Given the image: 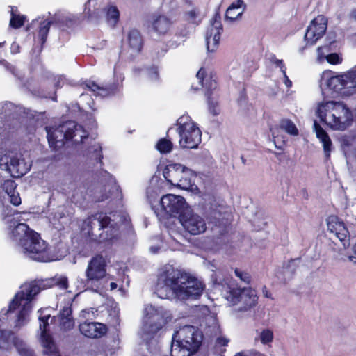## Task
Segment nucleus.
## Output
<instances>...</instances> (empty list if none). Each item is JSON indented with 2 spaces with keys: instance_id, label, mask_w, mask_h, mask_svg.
<instances>
[{
  "instance_id": "obj_1",
  "label": "nucleus",
  "mask_w": 356,
  "mask_h": 356,
  "mask_svg": "<svg viewBox=\"0 0 356 356\" xmlns=\"http://www.w3.org/2000/svg\"><path fill=\"white\" fill-rule=\"evenodd\" d=\"M3 221L6 225L9 239L17 246L19 250L26 257L41 262L56 260L51 254L47 243L40 236L29 226L22 222L25 220L22 215L13 211L10 207H6L1 213Z\"/></svg>"
},
{
  "instance_id": "obj_2",
  "label": "nucleus",
  "mask_w": 356,
  "mask_h": 356,
  "mask_svg": "<svg viewBox=\"0 0 356 356\" xmlns=\"http://www.w3.org/2000/svg\"><path fill=\"white\" fill-rule=\"evenodd\" d=\"M204 288L197 278L168 264L159 270L156 293L163 299L194 300L201 296Z\"/></svg>"
},
{
  "instance_id": "obj_3",
  "label": "nucleus",
  "mask_w": 356,
  "mask_h": 356,
  "mask_svg": "<svg viewBox=\"0 0 356 356\" xmlns=\"http://www.w3.org/2000/svg\"><path fill=\"white\" fill-rule=\"evenodd\" d=\"M57 284L61 289L67 288V278L65 276L56 277L52 280H35L23 284L9 304L6 311L0 313V320L3 315L15 314V327L20 328L30 321L35 297L41 290Z\"/></svg>"
},
{
  "instance_id": "obj_4",
  "label": "nucleus",
  "mask_w": 356,
  "mask_h": 356,
  "mask_svg": "<svg viewBox=\"0 0 356 356\" xmlns=\"http://www.w3.org/2000/svg\"><path fill=\"white\" fill-rule=\"evenodd\" d=\"M316 113L322 122L334 131L346 130L353 120L351 111L341 102H323L318 104Z\"/></svg>"
},
{
  "instance_id": "obj_5",
  "label": "nucleus",
  "mask_w": 356,
  "mask_h": 356,
  "mask_svg": "<svg viewBox=\"0 0 356 356\" xmlns=\"http://www.w3.org/2000/svg\"><path fill=\"white\" fill-rule=\"evenodd\" d=\"M202 340V334L194 326L181 327L172 336L171 356H190L196 352Z\"/></svg>"
},
{
  "instance_id": "obj_6",
  "label": "nucleus",
  "mask_w": 356,
  "mask_h": 356,
  "mask_svg": "<svg viewBox=\"0 0 356 356\" xmlns=\"http://www.w3.org/2000/svg\"><path fill=\"white\" fill-rule=\"evenodd\" d=\"M81 230L93 241L99 242L111 240L118 236V229L111 223V219L102 213H96L86 218L81 225Z\"/></svg>"
},
{
  "instance_id": "obj_7",
  "label": "nucleus",
  "mask_w": 356,
  "mask_h": 356,
  "mask_svg": "<svg viewBox=\"0 0 356 356\" xmlns=\"http://www.w3.org/2000/svg\"><path fill=\"white\" fill-rule=\"evenodd\" d=\"M49 146L54 149L61 147L65 140H73L74 143H83L88 134L81 125L74 121H67L57 128L46 127Z\"/></svg>"
},
{
  "instance_id": "obj_8",
  "label": "nucleus",
  "mask_w": 356,
  "mask_h": 356,
  "mask_svg": "<svg viewBox=\"0 0 356 356\" xmlns=\"http://www.w3.org/2000/svg\"><path fill=\"white\" fill-rule=\"evenodd\" d=\"M321 87L327 86L333 92L341 96H350L356 93V65L348 71L336 76H329L323 72Z\"/></svg>"
},
{
  "instance_id": "obj_9",
  "label": "nucleus",
  "mask_w": 356,
  "mask_h": 356,
  "mask_svg": "<svg viewBox=\"0 0 356 356\" xmlns=\"http://www.w3.org/2000/svg\"><path fill=\"white\" fill-rule=\"evenodd\" d=\"M32 162L21 153L5 150L0 154V174L19 178L30 171Z\"/></svg>"
},
{
  "instance_id": "obj_10",
  "label": "nucleus",
  "mask_w": 356,
  "mask_h": 356,
  "mask_svg": "<svg viewBox=\"0 0 356 356\" xmlns=\"http://www.w3.org/2000/svg\"><path fill=\"white\" fill-rule=\"evenodd\" d=\"M85 275L88 284L96 292L106 289L108 281L113 279L106 273V262L101 255L93 257L89 261Z\"/></svg>"
},
{
  "instance_id": "obj_11",
  "label": "nucleus",
  "mask_w": 356,
  "mask_h": 356,
  "mask_svg": "<svg viewBox=\"0 0 356 356\" xmlns=\"http://www.w3.org/2000/svg\"><path fill=\"white\" fill-rule=\"evenodd\" d=\"M171 318V314L163 308H156L152 305H145L141 328L142 337L146 339L148 335L155 334Z\"/></svg>"
},
{
  "instance_id": "obj_12",
  "label": "nucleus",
  "mask_w": 356,
  "mask_h": 356,
  "mask_svg": "<svg viewBox=\"0 0 356 356\" xmlns=\"http://www.w3.org/2000/svg\"><path fill=\"white\" fill-rule=\"evenodd\" d=\"M177 125L180 146L183 148H197L201 143L202 136L197 124L188 115H183L177 120Z\"/></svg>"
},
{
  "instance_id": "obj_13",
  "label": "nucleus",
  "mask_w": 356,
  "mask_h": 356,
  "mask_svg": "<svg viewBox=\"0 0 356 356\" xmlns=\"http://www.w3.org/2000/svg\"><path fill=\"white\" fill-rule=\"evenodd\" d=\"M163 176L169 183L181 189L192 191L193 188V171L179 163L168 165L163 170Z\"/></svg>"
},
{
  "instance_id": "obj_14",
  "label": "nucleus",
  "mask_w": 356,
  "mask_h": 356,
  "mask_svg": "<svg viewBox=\"0 0 356 356\" xmlns=\"http://www.w3.org/2000/svg\"><path fill=\"white\" fill-rule=\"evenodd\" d=\"M21 108L11 102H6L0 107V128L1 125L4 131H17L22 129V125L26 124L28 120L24 116H21Z\"/></svg>"
},
{
  "instance_id": "obj_15",
  "label": "nucleus",
  "mask_w": 356,
  "mask_h": 356,
  "mask_svg": "<svg viewBox=\"0 0 356 356\" xmlns=\"http://www.w3.org/2000/svg\"><path fill=\"white\" fill-rule=\"evenodd\" d=\"M226 300L233 305H239V310L247 311L257 303L256 291L250 287L230 289L224 294Z\"/></svg>"
},
{
  "instance_id": "obj_16",
  "label": "nucleus",
  "mask_w": 356,
  "mask_h": 356,
  "mask_svg": "<svg viewBox=\"0 0 356 356\" xmlns=\"http://www.w3.org/2000/svg\"><path fill=\"white\" fill-rule=\"evenodd\" d=\"M161 211L155 213L157 216L163 215L162 212L170 216H179L186 211L189 207L187 205L185 200L180 195L173 194H167L163 195L160 200Z\"/></svg>"
},
{
  "instance_id": "obj_17",
  "label": "nucleus",
  "mask_w": 356,
  "mask_h": 356,
  "mask_svg": "<svg viewBox=\"0 0 356 356\" xmlns=\"http://www.w3.org/2000/svg\"><path fill=\"white\" fill-rule=\"evenodd\" d=\"M179 221L183 227L193 235L202 234L207 229L205 220L201 216L195 213L190 207L181 215Z\"/></svg>"
},
{
  "instance_id": "obj_18",
  "label": "nucleus",
  "mask_w": 356,
  "mask_h": 356,
  "mask_svg": "<svg viewBox=\"0 0 356 356\" xmlns=\"http://www.w3.org/2000/svg\"><path fill=\"white\" fill-rule=\"evenodd\" d=\"M222 32V25L220 19L213 18L208 26L205 33L207 50L209 54L215 53L218 50Z\"/></svg>"
},
{
  "instance_id": "obj_19",
  "label": "nucleus",
  "mask_w": 356,
  "mask_h": 356,
  "mask_svg": "<svg viewBox=\"0 0 356 356\" xmlns=\"http://www.w3.org/2000/svg\"><path fill=\"white\" fill-rule=\"evenodd\" d=\"M327 22L323 15L317 16L310 22L305 35L306 45L312 46L323 37L327 29Z\"/></svg>"
},
{
  "instance_id": "obj_20",
  "label": "nucleus",
  "mask_w": 356,
  "mask_h": 356,
  "mask_svg": "<svg viewBox=\"0 0 356 356\" xmlns=\"http://www.w3.org/2000/svg\"><path fill=\"white\" fill-rule=\"evenodd\" d=\"M10 177L0 174V200L3 204L9 201L13 205L17 206L21 204V198L15 191L17 184Z\"/></svg>"
},
{
  "instance_id": "obj_21",
  "label": "nucleus",
  "mask_w": 356,
  "mask_h": 356,
  "mask_svg": "<svg viewBox=\"0 0 356 356\" xmlns=\"http://www.w3.org/2000/svg\"><path fill=\"white\" fill-rule=\"evenodd\" d=\"M54 318H51L50 314H45L44 316H39L41 343L44 349V353L49 356H60L52 338L46 332V327L49 325V319Z\"/></svg>"
},
{
  "instance_id": "obj_22",
  "label": "nucleus",
  "mask_w": 356,
  "mask_h": 356,
  "mask_svg": "<svg viewBox=\"0 0 356 356\" xmlns=\"http://www.w3.org/2000/svg\"><path fill=\"white\" fill-rule=\"evenodd\" d=\"M327 229L331 233H333L346 246L348 232L343 222L339 221L336 216H330L327 220Z\"/></svg>"
},
{
  "instance_id": "obj_23",
  "label": "nucleus",
  "mask_w": 356,
  "mask_h": 356,
  "mask_svg": "<svg viewBox=\"0 0 356 356\" xmlns=\"http://www.w3.org/2000/svg\"><path fill=\"white\" fill-rule=\"evenodd\" d=\"M79 330L83 335L90 338L101 337L106 332L104 324L95 322H84L79 325Z\"/></svg>"
},
{
  "instance_id": "obj_24",
  "label": "nucleus",
  "mask_w": 356,
  "mask_h": 356,
  "mask_svg": "<svg viewBox=\"0 0 356 356\" xmlns=\"http://www.w3.org/2000/svg\"><path fill=\"white\" fill-rule=\"evenodd\" d=\"M172 21L165 15H159L152 22V28L158 35H165L170 30Z\"/></svg>"
},
{
  "instance_id": "obj_25",
  "label": "nucleus",
  "mask_w": 356,
  "mask_h": 356,
  "mask_svg": "<svg viewBox=\"0 0 356 356\" xmlns=\"http://www.w3.org/2000/svg\"><path fill=\"white\" fill-rule=\"evenodd\" d=\"M245 8L246 4L243 0L234 1L227 9L225 14L226 19L232 22L241 18Z\"/></svg>"
},
{
  "instance_id": "obj_26",
  "label": "nucleus",
  "mask_w": 356,
  "mask_h": 356,
  "mask_svg": "<svg viewBox=\"0 0 356 356\" xmlns=\"http://www.w3.org/2000/svg\"><path fill=\"white\" fill-rule=\"evenodd\" d=\"M182 19L188 24L197 25L202 20V14L198 7L187 6L183 13Z\"/></svg>"
},
{
  "instance_id": "obj_27",
  "label": "nucleus",
  "mask_w": 356,
  "mask_h": 356,
  "mask_svg": "<svg viewBox=\"0 0 356 356\" xmlns=\"http://www.w3.org/2000/svg\"><path fill=\"white\" fill-rule=\"evenodd\" d=\"M314 129L316 132V137L319 139L323 145L325 156L328 158L332 150V141L328 134L316 122L314 123Z\"/></svg>"
},
{
  "instance_id": "obj_28",
  "label": "nucleus",
  "mask_w": 356,
  "mask_h": 356,
  "mask_svg": "<svg viewBox=\"0 0 356 356\" xmlns=\"http://www.w3.org/2000/svg\"><path fill=\"white\" fill-rule=\"evenodd\" d=\"M127 42L133 52L138 53L143 47V40L138 30L132 29L127 35Z\"/></svg>"
},
{
  "instance_id": "obj_29",
  "label": "nucleus",
  "mask_w": 356,
  "mask_h": 356,
  "mask_svg": "<svg viewBox=\"0 0 356 356\" xmlns=\"http://www.w3.org/2000/svg\"><path fill=\"white\" fill-rule=\"evenodd\" d=\"M58 318L60 321L61 329L66 330L72 329L74 323L71 317V309L69 307H65L60 312Z\"/></svg>"
},
{
  "instance_id": "obj_30",
  "label": "nucleus",
  "mask_w": 356,
  "mask_h": 356,
  "mask_svg": "<svg viewBox=\"0 0 356 356\" xmlns=\"http://www.w3.org/2000/svg\"><path fill=\"white\" fill-rule=\"evenodd\" d=\"M274 339L273 332L268 329H262L257 332V335L255 337L256 341H260V343L264 346H270Z\"/></svg>"
},
{
  "instance_id": "obj_31",
  "label": "nucleus",
  "mask_w": 356,
  "mask_h": 356,
  "mask_svg": "<svg viewBox=\"0 0 356 356\" xmlns=\"http://www.w3.org/2000/svg\"><path fill=\"white\" fill-rule=\"evenodd\" d=\"M206 71L203 68L200 69L197 72L196 77L199 81V83L207 90H215L216 88V83L213 81L211 78H205Z\"/></svg>"
},
{
  "instance_id": "obj_32",
  "label": "nucleus",
  "mask_w": 356,
  "mask_h": 356,
  "mask_svg": "<svg viewBox=\"0 0 356 356\" xmlns=\"http://www.w3.org/2000/svg\"><path fill=\"white\" fill-rule=\"evenodd\" d=\"M106 20L109 25L115 26L119 20L120 12L114 5H109L105 9Z\"/></svg>"
},
{
  "instance_id": "obj_33",
  "label": "nucleus",
  "mask_w": 356,
  "mask_h": 356,
  "mask_svg": "<svg viewBox=\"0 0 356 356\" xmlns=\"http://www.w3.org/2000/svg\"><path fill=\"white\" fill-rule=\"evenodd\" d=\"M13 345L22 356H35L33 351L20 338H14Z\"/></svg>"
},
{
  "instance_id": "obj_34",
  "label": "nucleus",
  "mask_w": 356,
  "mask_h": 356,
  "mask_svg": "<svg viewBox=\"0 0 356 356\" xmlns=\"http://www.w3.org/2000/svg\"><path fill=\"white\" fill-rule=\"evenodd\" d=\"M86 156L90 157L91 159L95 160L97 162H101L102 155V147L99 144L93 142L91 147H90L86 150Z\"/></svg>"
},
{
  "instance_id": "obj_35",
  "label": "nucleus",
  "mask_w": 356,
  "mask_h": 356,
  "mask_svg": "<svg viewBox=\"0 0 356 356\" xmlns=\"http://www.w3.org/2000/svg\"><path fill=\"white\" fill-rule=\"evenodd\" d=\"M17 338L14 334L6 330H0V348L7 349L10 346V341L13 343V339Z\"/></svg>"
},
{
  "instance_id": "obj_36",
  "label": "nucleus",
  "mask_w": 356,
  "mask_h": 356,
  "mask_svg": "<svg viewBox=\"0 0 356 356\" xmlns=\"http://www.w3.org/2000/svg\"><path fill=\"white\" fill-rule=\"evenodd\" d=\"M280 127L290 135L297 136L298 134V130L296 125L289 120H282L280 123Z\"/></svg>"
},
{
  "instance_id": "obj_37",
  "label": "nucleus",
  "mask_w": 356,
  "mask_h": 356,
  "mask_svg": "<svg viewBox=\"0 0 356 356\" xmlns=\"http://www.w3.org/2000/svg\"><path fill=\"white\" fill-rule=\"evenodd\" d=\"M51 24V22L48 19H45V20L40 22L38 36L40 38L42 44H44L46 41L47 36L48 35Z\"/></svg>"
},
{
  "instance_id": "obj_38",
  "label": "nucleus",
  "mask_w": 356,
  "mask_h": 356,
  "mask_svg": "<svg viewBox=\"0 0 356 356\" xmlns=\"http://www.w3.org/2000/svg\"><path fill=\"white\" fill-rule=\"evenodd\" d=\"M234 275L243 283L249 284L252 281V277L248 272L240 268H235L234 269Z\"/></svg>"
},
{
  "instance_id": "obj_39",
  "label": "nucleus",
  "mask_w": 356,
  "mask_h": 356,
  "mask_svg": "<svg viewBox=\"0 0 356 356\" xmlns=\"http://www.w3.org/2000/svg\"><path fill=\"white\" fill-rule=\"evenodd\" d=\"M156 149L162 154L170 152L172 148V143L170 140L162 138L156 144Z\"/></svg>"
},
{
  "instance_id": "obj_40",
  "label": "nucleus",
  "mask_w": 356,
  "mask_h": 356,
  "mask_svg": "<svg viewBox=\"0 0 356 356\" xmlns=\"http://www.w3.org/2000/svg\"><path fill=\"white\" fill-rule=\"evenodd\" d=\"M85 199L86 192L83 187L76 188L71 197V200L74 203L79 204H82Z\"/></svg>"
},
{
  "instance_id": "obj_41",
  "label": "nucleus",
  "mask_w": 356,
  "mask_h": 356,
  "mask_svg": "<svg viewBox=\"0 0 356 356\" xmlns=\"http://www.w3.org/2000/svg\"><path fill=\"white\" fill-rule=\"evenodd\" d=\"M85 86L87 88L99 95L104 96L107 94L106 90L103 87L98 86L94 81H88L86 82Z\"/></svg>"
},
{
  "instance_id": "obj_42",
  "label": "nucleus",
  "mask_w": 356,
  "mask_h": 356,
  "mask_svg": "<svg viewBox=\"0 0 356 356\" xmlns=\"http://www.w3.org/2000/svg\"><path fill=\"white\" fill-rule=\"evenodd\" d=\"M25 21V17L23 15H17L12 12V17L10 21V25L13 28L17 29L21 27Z\"/></svg>"
},
{
  "instance_id": "obj_43",
  "label": "nucleus",
  "mask_w": 356,
  "mask_h": 356,
  "mask_svg": "<svg viewBox=\"0 0 356 356\" xmlns=\"http://www.w3.org/2000/svg\"><path fill=\"white\" fill-rule=\"evenodd\" d=\"M325 59L329 63L332 65L339 64L342 61V58L336 53L327 55Z\"/></svg>"
},
{
  "instance_id": "obj_44",
  "label": "nucleus",
  "mask_w": 356,
  "mask_h": 356,
  "mask_svg": "<svg viewBox=\"0 0 356 356\" xmlns=\"http://www.w3.org/2000/svg\"><path fill=\"white\" fill-rule=\"evenodd\" d=\"M148 78L152 81H156L159 80V72L156 67H152L147 71Z\"/></svg>"
},
{
  "instance_id": "obj_45",
  "label": "nucleus",
  "mask_w": 356,
  "mask_h": 356,
  "mask_svg": "<svg viewBox=\"0 0 356 356\" xmlns=\"http://www.w3.org/2000/svg\"><path fill=\"white\" fill-rule=\"evenodd\" d=\"M209 98V109H210V111L213 114V115H217L219 113V109L217 107V103L216 102H213L212 98L211 97H208Z\"/></svg>"
},
{
  "instance_id": "obj_46",
  "label": "nucleus",
  "mask_w": 356,
  "mask_h": 356,
  "mask_svg": "<svg viewBox=\"0 0 356 356\" xmlns=\"http://www.w3.org/2000/svg\"><path fill=\"white\" fill-rule=\"evenodd\" d=\"M189 34V30L188 27H184L183 29L180 31L177 30L175 35L177 36H179L182 38L181 41L184 42L185 39L188 37Z\"/></svg>"
},
{
  "instance_id": "obj_47",
  "label": "nucleus",
  "mask_w": 356,
  "mask_h": 356,
  "mask_svg": "<svg viewBox=\"0 0 356 356\" xmlns=\"http://www.w3.org/2000/svg\"><path fill=\"white\" fill-rule=\"evenodd\" d=\"M273 63L276 67L280 69L282 73H284L286 72V67L282 60L275 59Z\"/></svg>"
},
{
  "instance_id": "obj_48",
  "label": "nucleus",
  "mask_w": 356,
  "mask_h": 356,
  "mask_svg": "<svg viewBox=\"0 0 356 356\" xmlns=\"http://www.w3.org/2000/svg\"><path fill=\"white\" fill-rule=\"evenodd\" d=\"M324 50H327V47H318L317 49V60L318 62H321L327 56L325 54Z\"/></svg>"
},
{
  "instance_id": "obj_49",
  "label": "nucleus",
  "mask_w": 356,
  "mask_h": 356,
  "mask_svg": "<svg viewBox=\"0 0 356 356\" xmlns=\"http://www.w3.org/2000/svg\"><path fill=\"white\" fill-rule=\"evenodd\" d=\"M348 260L356 264V243L353 246V254L348 256Z\"/></svg>"
},
{
  "instance_id": "obj_50",
  "label": "nucleus",
  "mask_w": 356,
  "mask_h": 356,
  "mask_svg": "<svg viewBox=\"0 0 356 356\" xmlns=\"http://www.w3.org/2000/svg\"><path fill=\"white\" fill-rule=\"evenodd\" d=\"M282 75H283V81L284 83V84L286 85V86L287 88H290L292 86V82L289 79V77L287 76L286 74V72L284 73H282Z\"/></svg>"
},
{
  "instance_id": "obj_51",
  "label": "nucleus",
  "mask_w": 356,
  "mask_h": 356,
  "mask_svg": "<svg viewBox=\"0 0 356 356\" xmlns=\"http://www.w3.org/2000/svg\"><path fill=\"white\" fill-rule=\"evenodd\" d=\"M10 50L12 54H17L19 51V46L17 43L13 42L10 47Z\"/></svg>"
},
{
  "instance_id": "obj_52",
  "label": "nucleus",
  "mask_w": 356,
  "mask_h": 356,
  "mask_svg": "<svg viewBox=\"0 0 356 356\" xmlns=\"http://www.w3.org/2000/svg\"><path fill=\"white\" fill-rule=\"evenodd\" d=\"M228 341H229L225 338H218L217 339V343L220 346H226Z\"/></svg>"
},
{
  "instance_id": "obj_53",
  "label": "nucleus",
  "mask_w": 356,
  "mask_h": 356,
  "mask_svg": "<svg viewBox=\"0 0 356 356\" xmlns=\"http://www.w3.org/2000/svg\"><path fill=\"white\" fill-rule=\"evenodd\" d=\"M81 315L83 318H88L90 316V309H87L82 310Z\"/></svg>"
},
{
  "instance_id": "obj_54",
  "label": "nucleus",
  "mask_w": 356,
  "mask_h": 356,
  "mask_svg": "<svg viewBox=\"0 0 356 356\" xmlns=\"http://www.w3.org/2000/svg\"><path fill=\"white\" fill-rule=\"evenodd\" d=\"M63 218H65V216H64L63 211H61V212H58V213H55V215L54 216V220H56V219L59 220V219H61Z\"/></svg>"
},
{
  "instance_id": "obj_55",
  "label": "nucleus",
  "mask_w": 356,
  "mask_h": 356,
  "mask_svg": "<svg viewBox=\"0 0 356 356\" xmlns=\"http://www.w3.org/2000/svg\"><path fill=\"white\" fill-rule=\"evenodd\" d=\"M263 294L266 298H271V294L269 293L266 286L263 288Z\"/></svg>"
},
{
  "instance_id": "obj_56",
  "label": "nucleus",
  "mask_w": 356,
  "mask_h": 356,
  "mask_svg": "<svg viewBox=\"0 0 356 356\" xmlns=\"http://www.w3.org/2000/svg\"><path fill=\"white\" fill-rule=\"evenodd\" d=\"M153 196H154L153 195H150L149 192H147V197H148V199L149 200L150 204H152V209H154V206H153V203H152V201L151 198H152V197H153Z\"/></svg>"
},
{
  "instance_id": "obj_57",
  "label": "nucleus",
  "mask_w": 356,
  "mask_h": 356,
  "mask_svg": "<svg viewBox=\"0 0 356 356\" xmlns=\"http://www.w3.org/2000/svg\"><path fill=\"white\" fill-rule=\"evenodd\" d=\"M118 287V285L115 282H111L110 284V288H111V290H114L116 288Z\"/></svg>"
},
{
  "instance_id": "obj_58",
  "label": "nucleus",
  "mask_w": 356,
  "mask_h": 356,
  "mask_svg": "<svg viewBox=\"0 0 356 356\" xmlns=\"http://www.w3.org/2000/svg\"><path fill=\"white\" fill-rule=\"evenodd\" d=\"M272 135L273 138H275V131L274 130H272Z\"/></svg>"
},
{
  "instance_id": "obj_59",
  "label": "nucleus",
  "mask_w": 356,
  "mask_h": 356,
  "mask_svg": "<svg viewBox=\"0 0 356 356\" xmlns=\"http://www.w3.org/2000/svg\"><path fill=\"white\" fill-rule=\"evenodd\" d=\"M4 42H0V47H1L3 45Z\"/></svg>"
},
{
  "instance_id": "obj_60",
  "label": "nucleus",
  "mask_w": 356,
  "mask_h": 356,
  "mask_svg": "<svg viewBox=\"0 0 356 356\" xmlns=\"http://www.w3.org/2000/svg\"><path fill=\"white\" fill-rule=\"evenodd\" d=\"M32 130H33V129H28L27 131H28V132H29V133H30V132H31V131H32Z\"/></svg>"
},
{
  "instance_id": "obj_61",
  "label": "nucleus",
  "mask_w": 356,
  "mask_h": 356,
  "mask_svg": "<svg viewBox=\"0 0 356 356\" xmlns=\"http://www.w3.org/2000/svg\"><path fill=\"white\" fill-rule=\"evenodd\" d=\"M150 250H151V251H152L153 252H155V251H154V250H153V248H150Z\"/></svg>"
}]
</instances>
